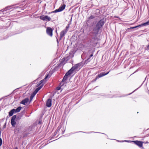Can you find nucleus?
Returning a JSON list of instances; mask_svg holds the SVG:
<instances>
[{"instance_id": "f257e3e1", "label": "nucleus", "mask_w": 149, "mask_h": 149, "mask_svg": "<svg viewBox=\"0 0 149 149\" xmlns=\"http://www.w3.org/2000/svg\"><path fill=\"white\" fill-rule=\"evenodd\" d=\"M83 65L81 63H78L72 67L66 73L63 77L62 81L60 83V85L62 86L64 84L65 82L68 79V77L74 71V70L77 69H80L82 67Z\"/></svg>"}, {"instance_id": "f03ea898", "label": "nucleus", "mask_w": 149, "mask_h": 149, "mask_svg": "<svg viewBox=\"0 0 149 149\" xmlns=\"http://www.w3.org/2000/svg\"><path fill=\"white\" fill-rule=\"evenodd\" d=\"M48 76L49 74H47L44 79L40 81V83L37 84V86H39V87L37 88L33 93L32 94V95H33V96H34L38 91L46 83V79L48 77Z\"/></svg>"}, {"instance_id": "7ed1b4c3", "label": "nucleus", "mask_w": 149, "mask_h": 149, "mask_svg": "<svg viewBox=\"0 0 149 149\" xmlns=\"http://www.w3.org/2000/svg\"><path fill=\"white\" fill-rule=\"evenodd\" d=\"M105 22L103 19L100 20L96 24L95 27L93 29V30L94 33L97 34L100 30V29L104 25Z\"/></svg>"}, {"instance_id": "20e7f679", "label": "nucleus", "mask_w": 149, "mask_h": 149, "mask_svg": "<svg viewBox=\"0 0 149 149\" xmlns=\"http://www.w3.org/2000/svg\"><path fill=\"white\" fill-rule=\"evenodd\" d=\"M89 53L88 54V56H86V58L87 57V59L85 60L84 61V64H86L89 61L93 58H91V57L93 56V53H92L91 54L89 52H88Z\"/></svg>"}, {"instance_id": "39448f33", "label": "nucleus", "mask_w": 149, "mask_h": 149, "mask_svg": "<svg viewBox=\"0 0 149 149\" xmlns=\"http://www.w3.org/2000/svg\"><path fill=\"white\" fill-rule=\"evenodd\" d=\"M53 30L50 27L47 28L46 32L47 34L50 36L52 37L53 36Z\"/></svg>"}, {"instance_id": "423d86ee", "label": "nucleus", "mask_w": 149, "mask_h": 149, "mask_svg": "<svg viewBox=\"0 0 149 149\" xmlns=\"http://www.w3.org/2000/svg\"><path fill=\"white\" fill-rule=\"evenodd\" d=\"M65 4H64L63 5L60 6L58 9L54 11H53L52 13H56L61 11L65 9Z\"/></svg>"}, {"instance_id": "0eeeda50", "label": "nucleus", "mask_w": 149, "mask_h": 149, "mask_svg": "<svg viewBox=\"0 0 149 149\" xmlns=\"http://www.w3.org/2000/svg\"><path fill=\"white\" fill-rule=\"evenodd\" d=\"M40 18L43 21L46 20L48 21H49L51 20V18L48 16L46 15L44 16V15H43L40 16Z\"/></svg>"}, {"instance_id": "6e6552de", "label": "nucleus", "mask_w": 149, "mask_h": 149, "mask_svg": "<svg viewBox=\"0 0 149 149\" xmlns=\"http://www.w3.org/2000/svg\"><path fill=\"white\" fill-rule=\"evenodd\" d=\"M16 118V115L13 116L11 120V123L13 127H15L16 124V122L15 120Z\"/></svg>"}, {"instance_id": "1a4fd4ad", "label": "nucleus", "mask_w": 149, "mask_h": 149, "mask_svg": "<svg viewBox=\"0 0 149 149\" xmlns=\"http://www.w3.org/2000/svg\"><path fill=\"white\" fill-rule=\"evenodd\" d=\"M132 142H134L135 144L137 145L139 147H142L143 146V142L141 141L136 140V141H132Z\"/></svg>"}, {"instance_id": "9d476101", "label": "nucleus", "mask_w": 149, "mask_h": 149, "mask_svg": "<svg viewBox=\"0 0 149 149\" xmlns=\"http://www.w3.org/2000/svg\"><path fill=\"white\" fill-rule=\"evenodd\" d=\"M67 32L66 31L64 30L62 31L60 34V40H61L62 38L65 36L66 33Z\"/></svg>"}, {"instance_id": "9b49d317", "label": "nucleus", "mask_w": 149, "mask_h": 149, "mask_svg": "<svg viewBox=\"0 0 149 149\" xmlns=\"http://www.w3.org/2000/svg\"><path fill=\"white\" fill-rule=\"evenodd\" d=\"M109 72H108L107 73H105L104 72H102L99 74H98V75L96 76L97 77V78H99L101 77H103L105 75H106L108 74L109 73Z\"/></svg>"}, {"instance_id": "f8f14e48", "label": "nucleus", "mask_w": 149, "mask_h": 149, "mask_svg": "<svg viewBox=\"0 0 149 149\" xmlns=\"http://www.w3.org/2000/svg\"><path fill=\"white\" fill-rule=\"evenodd\" d=\"M52 105V100L49 99H48L46 103V106L48 107H50Z\"/></svg>"}, {"instance_id": "ddd939ff", "label": "nucleus", "mask_w": 149, "mask_h": 149, "mask_svg": "<svg viewBox=\"0 0 149 149\" xmlns=\"http://www.w3.org/2000/svg\"><path fill=\"white\" fill-rule=\"evenodd\" d=\"M29 99L28 98H26L25 99L23 100L20 102V103L25 105L29 101Z\"/></svg>"}, {"instance_id": "4468645a", "label": "nucleus", "mask_w": 149, "mask_h": 149, "mask_svg": "<svg viewBox=\"0 0 149 149\" xmlns=\"http://www.w3.org/2000/svg\"><path fill=\"white\" fill-rule=\"evenodd\" d=\"M14 113H15V109H13L9 112V115L10 116H12Z\"/></svg>"}, {"instance_id": "2eb2a0df", "label": "nucleus", "mask_w": 149, "mask_h": 149, "mask_svg": "<svg viewBox=\"0 0 149 149\" xmlns=\"http://www.w3.org/2000/svg\"><path fill=\"white\" fill-rule=\"evenodd\" d=\"M22 108V107H18L16 109H15V112L16 113V112H19L20 110H21Z\"/></svg>"}, {"instance_id": "dca6fc26", "label": "nucleus", "mask_w": 149, "mask_h": 149, "mask_svg": "<svg viewBox=\"0 0 149 149\" xmlns=\"http://www.w3.org/2000/svg\"><path fill=\"white\" fill-rule=\"evenodd\" d=\"M62 127V125H59L58 127H57V128L56 130V131L55 132H56V133H57L61 129V128Z\"/></svg>"}, {"instance_id": "f3484780", "label": "nucleus", "mask_w": 149, "mask_h": 149, "mask_svg": "<svg viewBox=\"0 0 149 149\" xmlns=\"http://www.w3.org/2000/svg\"><path fill=\"white\" fill-rule=\"evenodd\" d=\"M144 26H146L149 25V20L144 23H143Z\"/></svg>"}, {"instance_id": "a211bd4d", "label": "nucleus", "mask_w": 149, "mask_h": 149, "mask_svg": "<svg viewBox=\"0 0 149 149\" xmlns=\"http://www.w3.org/2000/svg\"><path fill=\"white\" fill-rule=\"evenodd\" d=\"M137 27H137V26H134V27H130V28H127V30H130L131 29H135V28H137Z\"/></svg>"}, {"instance_id": "6ab92c4d", "label": "nucleus", "mask_w": 149, "mask_h": 149, "mask_svg": "<svg viewBox=\"0 0 149 149\" xmlns=\"http://www.w3.org/2000/svg\"><path fill=\"white\" fill-rule=\"evenodd\" d=\"M34 97V96H33V95H32L31 94V95L30 96V101H31L32 100V99Z\"/></svg>"}, {"instance_id": "aec40b11", "label": "nucleus", "mask_w": 149, "mask_h": 149, "mask_svg": "<svg viewBox=\"0 0 149 149\" xmlns=\"http://www.w3.org/2000/svg\"><path fill=\"white\" fill-rule=\"evenodd\" d=\"M143 23H142L140 25H139L137 26L138 27H142L143 26H143Z\"/></svg>"}, {"instance_id": "412c9836", "label": "nucleus", "mask_w": 149, "mask_h": 149, "mask_svg": "<svg viewBox=\"0 0 149 149\" xmlns=\"http://www.w3.org/2000/svg\"><path fill=\"white\" fill-rule=\"evenodd\" d=\"M94 18V17L93 16V15H91L90 17H89V19H93Z\"/></svg>"}, {"instance_id": "4be33fe9", "label": "nucleus", "mask_w": 149, "mask_h": 149, "mask_svg": "<svg viewBox=\"0 0 149 149\" xmlns=\"http://www.w3.org/2000/svg\"><path fill=\"white\" fill-rule=\"evenodd\" d=\"M69 28V26H66V29L65 30H64V31H66V32H67V31H68V28Z\"/></svg>"}, {"instance_id": "5701e85b", "label": "nucleus", "mask_w": 149, "mask_h": 149, "mask_svg": "<svg viewBox=\"0 0 149 149\" xmlns=\"http://www.w3.org/2000/svg\"><path fill=\"white\" fill-rule=\"evenodd\" d=\"M98 78H97V77L96 76L95 78V79H94L93 80V81H95Z\"/></svg>"}, {"instance_id": "b1692460", "label": "nucleus", "mask_w": 149, "mask_h": 149, "mask_svg": "<svg viewBox=\"0 0 149 149\" xmlns=\"http://www.w3.org/2000/svg\"><path fill=\"white\" fill-rule=\"evenodd\" d=\"M60 89H61V87H58L56 88V89L58 90H60Z\"/></svg>"}, {"instance_id": "393cba45", "label": "nucleus", "mask_w": 149, "mask_h": 149, "mask_svg": "<svg viewBox=\"0 0 149 149\" xmlns=\"http://www.w3.org/2000/svg\"><path fill=\"white\" fill-rule=\"evenodd\" d=\"M65 60V58H63V59H62V61L61 62V63H63L62 61H64Z\"/></svg>"}, {"instance_id": "a878e982", "label": "nucleus", "mask_w": 149, "mask_h": 149, "mask_svg": "<svg viewBox=\"0 0 149 149\" xmlns=\"http://www.w3.org/2000/svg\"><path fill=\"white\" fill-rule=\"evenodd\" d=\"M14 149H18V148L17 147H16Z\"/></svg>"}, {"instance_id": "bb28decb", "label": "nucleus", "mask_w": 149, "mask_h": 149, "mask_svg": "<svg viewBox=\"0 0 149 149\" xmlns=\"http://www.w3.org/2000/svg\"><path fill=\"white\" fill-rule=\"evenodd\" d=\"M126 141V140H125L124 141H125V142H128V141Z\"/></svg>"}, {"instance_id": "cd10ccee", "label": "nucleus", "mask_w": 149, "mask_h": 149, "mask_svg": "<svg viewBox=\"0 0 149 149\" xmlns=\"http://www.w3.org/2000/svg\"><path fill=\"white\" fill-rule=\"evenodd\" d=\"M125 32H127V31H125Z\"/></svg>"}, {"instance_id": "c85d7f7f", "label": "nucleus", "mask_w": 149, "mask_h": 149, "mask_svg": "<svg viewBox=\"0 0 149 149\" xmlns=\"http://www.w3.org/2000/svg\"><path fill=\"white\" fill-rule=\"evenodd\" d=\"M16 130H15V132H16Z\"/></svg>"}, {"instance_id": "c756f323", "label": "nucleus", "mask_w": 149, "mask_h": 149, "mask_svg": "<svg viewBox=\"0 0 149 149\" xmlns=\"http://www.w3.org/2000/svg\"><path fill=\"white\" fill-rule=\"evenodd\" d=\"M83 56V54H82V56H82V57Z\"/></svg>"}]
</instances>
